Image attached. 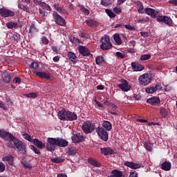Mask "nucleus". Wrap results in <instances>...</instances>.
Returning <instances> with one entry per match:
<instances>
[{
  "mask_svg": "<svg viewBox=\"0 0 177 177\" xmlns=\"http://www.w3.org/2000/svg\"><path fill=\"white\" fill-rule=\"evenodd\" d=\"M0 138L3 140H7L8 142L6 144L8 147H13V140L16 138L13 134L8 132L3 129H0Z\"/></svg>",
  "mask_w": 177,
  "mask_h": 177,
  "instance_id": "f257e3e1",
  "label": "nucleus"
},
{
  "mask_svg": "<svg viewBox=\"0 0 177 177\" xmlns=\"http://www.w3.org/2000/svg\"><path fill=\"white\" fill-rule=\"evenodd\" d=\"M12 142L17 149V151H19V153L21 154H27V145L26 142H23L17 138H15Z\"/></svg>",
  "mask_w": 177,
  "mask_h": 177,
  "instance_id": "f03ea898",
  "label": "nucleus"
},
{
  "mask_svg": "<svg viewBox=\"0 0 177 177\" xmlns=\"http://www.w3.org/2000/svg\"><path fill=\"white\" fill-rule=\"evenodd\" d=\"M82 129L84 133H92L96 129L95 125L91 121H86L82 126Z\"/></svg>",
  "mask_w": 177,
  "mask_h": 177,
  "instance_id": "7ed1b4c3",
  "label": "nucleus"
},
{
  "mask_svg": "<svg viewBox=\"0 0 177 177\" xmlns=\"http://www.w3.org/2000/svg\"><path fill=\"white\" fill-rule=\"evenodd\" d=\"M100 42V48L102 49V50H109V49H111V46H113V44L110 42V37L109 36L102 37Z\"/></svg>",
  "mask_w": 177,
  "mask_h": 177,
  "instance_id": "20e7f679",
  "label": "nucleus"
},
{
  "mask_svg": "<svg viewBox=\"0 0 177 177\" xmlns=\"http://www.w3.org/2000/svg\"><path fill=\"white\" fill-rule=\"evenodd\" d=\"M95 131L102 140L104 142L109 140V132H107V130H105L104 127H98L95 129Z\"/></svg>",
  "mask_w": 177,
  "mask_h": 177,
  "instance_id": "39448f33",
  "label": "nucleus"
},
{
  "mask_svg": "<svg viewBox=\"0 0 177 177\" xmlns=\"http://www.w3.org/2000/svg\"><path fill=\"white\" fill-rule=\"evenodd\" d=\"M53 18L55 20V22L58 26H61L62 27H66L67 23L66 22V20L63 19V17L57 13V12L54 11L53 13Z\"/></svg>",
  "mask_w": 177,
  "mask_h": 177,
  "instance_id": "423d86ee",
  "label": "nucleus"
},
{
  "mask_svg": "<svg viewBox=\"0 0 177 177\" xmlns=\"http://www.w3.org/2000/svg\"><path fill=\"white\" fill-rule=\"evenodd\" d=\"M138 81H139L140 85L146 86V85H149V84L151 82V77L148 73L144 74L139 77Z\"/></svg>",
  "mask_w": 177,
  "mask_h": 177,
  "instance_id": "0eeeda50",
  "label": "nucleus"
},
{
  "mask_svg": "<svg viewBox=\"0 0 177 177\" xmlns=\"http://www.w3.org/2000/svg\"><path fill=\"white\" fill-rule=\"evenodd\" d=\"M15 15L16 13L12 10L5 8H0V16H1V17H13Z\"/></svg>",
  "mask_w": 177,
  "mask_h": 177,
  "instance_id": "6e6552de",
  "label": "nucleus"
},
{
  "mask_svg": "<svg viewBox=\"0 0 177 177\" xmlns=\"http://www.w3.org/2000/svg\"><path fill=\"white\" fill-rule=\"evenodd\" d=\"M158 21H160V23H165V24H167V26H169V27H171L172 26V19L168 16H159L157 18Z\"/></svg>",
  "mask_w": 177,
  "mask_h": 177,
  "instance_id": "1a4fd4ad",
  "label": "nucleus"
},
{
  "mask_svg": "<svg viewBox=\"0 0 177 177\" xmlns=\"http://www.w3.org/2000/svg\"><path fill=\"white\" fill-rule=\"evenodd\" d=\"M118 87L123 91V92H128V91H131V85H129L128 81L126 80H122L121 84H118Z\"/></svg>",
  "mask_w": 177,
  "mask_h": 177,
  "instance_id": "9d476101",
  "label": "nucleus"
},
{
  "mask_svg": "<svg viewBox=\"0 0 177 177\" xmlns=\"http://www.w3.org/2000/svg\"><path fill=\"white\" fill-rule=\"evenodd\" d=\"M73 143H81L85 140V137L81 133H77L73 134L71 137Z\"/></svg>",
  "mask_w": 177,
  "mask_h": 177,
  "instance_id": "9b49d317",
  "label": "nucleus"
},
{
  "mask_svg": "<svg viewBox=\"0 0 177 177\" xmlns=\"http://www.w3.org/2000/svg\"><path fill=\"white\" fill-rule=\"evenodd\" d=\"M78 50L79 53H80V55H82V56H93V55L91 54L89 50L84 46H80L78 47Z\"/></svg>",
  "mask_w": 177,
  "mask_h": 177,
  "instance_id": "f8f14e48",
  "label": "nucleus"
},
{
  "mask_svg": "<svg viewBox=\"0 0 177 177\" xmlns=\"http://www.w3.org/2000/svg\"><path fill=\"white\" fill-rule=\"evenodd\" d=\"M147 103H149L152 106H158L161 104V101L160 100V97H152L147 100Z\"/></svg>",
  "mask_w": 177,
  "mask_h": 177,
  "instance_id": "ddd939ff",
  "label": "nucleus"
},
{
  "mask_svg": "<svg viewBox=\"0 0 177 177\" xmlns=\"http://www.w3.org/2000/svg\"><path fill=\"white\" fill-rule=\"evenodd\" d=\"M124 165H125V167H129V168H131V169H139V168H142L141 164L136 163L134 162L126 161L124 163Z\"/></svg>",
  "mask_w": 177,
  "mask_h": 177,
  "instance_id": "4468645a",
  "label": "nucleus"
},
{
  "mask_svg": "<svg viewBox=\"0 0 177 177\" xmlns=\"http://www.w3.org/2000/svg\"><path fill=\"white\" fill-rule=\"evenodd\" d=\"M144 13H146V15H148V16H151V17L155 19V17H157L158 16V12L156 11V10L150 8H147L144 10Z\"/></svg>",
  "mask_w": 177,
  "mask_h": 177,
  "instance_id": "2eb2a0df",
  "label": "nucleus"
},
{
  "mask_svg": "<svg viewBox=\"0 0 177 177\" xmlns=\"http://www.w3.org/2000/svg\"><path fill=\"white\" fill-rule=\"evenodd\" d=\"M68 114V111H66V109H63L62 110L58 111V113H57L58 118H59L61 121H67Z\"/></svg>",
  "mask_w": 177,
  "mask_h": 177,
  "instance_id": "dca6fc26",
  "label": "nucleus"
},
{
  "mask_svg": "<svg viewBox=\"0 0 177 177\" xmlns=\"http://www.w3.org/2000/svg\"><path fill=\"white\" fill-rule=\"evenodd\" d=\"M1 80L6 84H9L12 81V76L8 71H4L1 73Z\"/></svg>",
  "mask_w": 177,
  "mask_h": 177,
  "instance_id": "f3484780",
  "label": "nucleus"
},
{
  "mask_svg": "<svg viewBox=\"0 0 177 177\" xmlns=\"http://www.w3.org/2000/svg\"><path fill=\"white\" fill-rule=\"evenodd\" d=\"M35 75L41 78L42 80H50V73L46 72L37 71L35 72Z\"/></svg>",
  "mask_w": 177,
  "mask_h": 177,
  "instance_id": "a211bd4d",
  "label": "nucleus"
},
{
  "mask_svg": "<svg viewBox=\"0 0 177 177\" xmlns=\"http://www.w3.org/2000/svg\"><path fill=\"white\" fill-rule=\"evenodd\" d=\"M77 120H78V115L77 113H75V112L68 111L66 121H75Z\"/></svg>",
  "mask_w": 177,
  "mask_h": 177,
  "instance_id": "6ab92c4d",
  "label": "nucleus"
},
{
  "mask_svg": "<svg viewBox=\"0 0 177 177\" xmlns=\"http://www.w3.org/2000/svg\"><path fill=\"white\" fill-rule=\"evenodd\" d=\"M101 153L104 156H110V154H114V150L109 147H104L100 149Z\"/></svg>",
  "mask_w": 177,
  "mask_h": 177,
  "instance_id": "aec40b11",
  "label": "nucleus"
},
{
  "mask_svg": "<svg viewBox=\"0 0 177 177\" xmlns=\"http://www.w3.org/2000/svg\"><path fill=\"white\" fill-rule=\"evenodd\" d=\"M57 146H58V147H67V146H68V141L65 139L58 138Z\"/></svg>",
  "mask_w": 177,
  "mask_h": 177,
  "instance_id": "412c9836",
  "label": "nucleus"
},
{
  "mask_svg": "<svg viewBox=\"0 0 177 177\" xmlns=\"http://www.w3.org/2000/svg\"><path fill=\"white\" fill-rule=\"evenodd\" d=\"M102 125L105 131H111V129H113V124L109 121H102Z\"/></svg>",
  "mask_w": 177,
  "mask_h": 177,
  "instance_id": "4be33fe9",
  "label": "nucleus"
},
{
  "mask_svg": "<svg viewBox=\"0 0 177 177\" xmlns=\"http://www.w3.org/2000/svg\"><path fill=\"white\" fill-rule=\"evenodd\" d=\"M67 57L72 62L73 64H77V55L71 51L68 52L67 53Z\"/></svg>",
  "mask_w": 177,
  "mask_h": 177,
  "instance_id": "5701e85b",
  "label": "nucleus"
},
{
  "mask_svg": "<svg viewBox=\"0 0 177 177\" xmlns=\"http://www.w3.org/2000/svg\"><path fill=\"white\" fill-rule=\"evenodd\" d=\"M131 67L133 71H143V70L145 69V67L138 64L137 62H132Z\"/></svg>",
  "mask_w": 177,
  "mask_h": 177,
  "instance_id": "b1692460",
  "label": "nucleus"
},
{
  "mask_svg": "<svg viewBox=\"0 0 177 177\" xmlns=\"http://www.w3.org/2000/svg\"><path fill=\"white\" fill-rule=\"evenodd\" d=\"M32 142H33V145H35L37 149H45V143L42 142V141L38 139H33Z\"/></svg>",
  "mask_w": 177,
  "mask_h": 177,
  "instance_id": "393cba45",
  "label": "nucleus"
},
{
  "mask_svg": "<svg viewBox=\"0 0 177 177\" xmlns=\"http://www.w3.org/2000/svg\"><path fill=\"white\" fill-rule=\"evenodd\" d=\"M88 162L91 165H93V167H96V168H100V167H102V165L100 164V162H97L96 159H94L92 158H88Z\"/></svg>",
  "mask_w": 177,
  "mask_h": 177,
  "instance_id": "a878e982",
  "label": "nucleus"
},
{
  "mask_svg": "<svg viewBox=\"0 0 177 177\" xmlns=\"http://www.w3.org/2000/svg\"><path fill=\"white\" fill-rule=\"evenodd\" d=\"M136 4L137 5L138 12L143 15L145 13V7L143 6V3L139 1H137Z\"/></svg>",
  "mask_w": 177,
  "mask_h": 177,
  "instance_id": "bb28decb",
  "label": "nucleus"
},
{
  "mask_svg": "<svg viewBox=\"0 0 177 177\" xmlns=\"http://www.w3.org/2000/svg\"><path fill=\"white\" fill-rule=\"evenodd\" d=\"M3 160L7 161L10 165H13V162H15V157L10 155L6 156L3 158Z\"/></svg>",
  "mask_w": 177,
  "mask_h": 177,
  "instance_id": "cd10ccee",
  "label": "nucleus"
},
{
  "mask_svg": "<svg viewBox=\"0 0 177 177\" xmlns=\"http://www.w3.org/2000/svg\"><path fill=\"white\" fill-rule=\"evenodd\" d=\"M171 167H172V165L169 162L165 161L163 163L161 164V168L164 171H171Z\"/></svg>",
  "mask_w": 177,
  "mask_h": 177,
  "instance_id": "c85d7f7f",
  "label": "nucleus"
},
{
  "mask_svg": "<svg viewBox=\"0 0 177 177\" xmlns=\"http://www.w3.org/2000/svg\"><path fill=\"white\" fill-rule=\"evenodd\" d=\"M6 27L10 29L19 28V24L13 21H9L6 24Z\"/></svg>",
  "mask_w": 177,
  "mask_h": 177,
  "instance_id": "c756f323",
  "label": "nucleus"
},
{
  "mask_svg": "<svg viewBox=\"0 0 177 177\" xmlns=\"http://www.w3.org/2000/svg\"><path fill=\"white\" fill-rule=\"evenodd\" d=\"M21 163L24 168H26V169H31V168H32V165H31V164H30V162H27L26 160H22Z\"/></svg>",
  "mask_w": 177,
  "mask_h": 177,
  "instance_id": "7c9ffc66",
  "label": "nucleus"
},
{
  "mask_svg": "<svg viewBox=\"0 0 177 177\" xmlns=\"http://www.w3.org/2000/svg\"><path fill=\"white\" fill-rule=\"evenodd\" d=\"M112 175L111 177H124L122 176V171H120V170H113L111 172Z\"/></svg>",
  "mask_w": 177,
  "mask_h": 177,
  "instance_id": "2f4dec72",
  "label": "nucleus"
},
{
  "mask_svg": "<svg viewBox=\"0 0 177 177\" xmlns=\"http://www.w3.org/2000/svg\"><path fill=\"white\" fill-rule=\"evenodd\" d=\"M113 39H115L117 45H122V40L121 39V37H120L119 33H115L114 35Z\"/></svg>",
  "mask_w": 177,
  "mask_h": 177,
  "instance_id": "473e14b6",
  "label": "nucleus"
},
{
  "mask_svg": "<svg viewBox=\"0 0 177 177\" xmlns=\"http://www.w3.org/2000/svg\"><path fill=\"white\" fill-rule=\"evenodd\" d=\"M95 63L97 66H102L104 63V58L102 56H97L95 58Z\"/></svg>",
  "mask_w": 177,
  "mask_h": 177,
  "instance_id": "72a5a7b5",
  "label": "nucleus"
},
{
  "mask_svg": "<svg viewBox=\"0 0 177 177\" xmlns=\"http://www.w3.org/2000/svg\"><path fill=\"white\" fill-rule=\"evenodd\" d=\"M86 24H87L88 27H95L97 26V23L93 19H87L86 20Z\"/></svg>",
  "mask_w": 177,
  "mask_h": 177,
  "instance_id": "f704fd0d",
  "label": "nucleus"
},
{
  "mask_svg": "<svg viewBox=\"0 0 177 177\" xmlns=\"http://www.w3.org/2000/svg\"><path fill=\"white\" fill-rule=\"evenodd\" d=\"M57 140H58V138H48L47 139V142L50 145H53V146H57Z\"/></svg>",
  "mask_w": 177,
  "mask_h": 177,
  "instance_id": "c9c22d12",
  "label": "nucleus"
},
{
  "mask_svg": "<svg viewBox=\"0 0 177 177\" xmlns=\"http://www.w3.org/2000/svg\"><path fill=\"white\" fill-rule=\"evenodd\" d=\"M46 148L48 151H55L56 150V147H55V145H53L48 142H47V143L46 144Z\"/></svg>",
  "mask_w": 177,
  "mask_h": 177,
  "instance_id": "e433bc0d",
  "label": "nucleus"
},
{
  "mask_svg": "<svg viewBox=\"0 0 177 177\" xmlns=\"http://www.w3.org/2000/svg\"><path fill=\"white\" fill-rule=\"evenodd\" d=\"M67 153L69 156H75L77 154V149L74 147L68 149Z\"/></svg>",
  "mask_w": 177,
  "mask_h": 177,
  "instance_id": "4c0bfd02",
  "label": "nucleus"
},
{
  "mask_svg": "<svg viewBox=\"0 0 177 177\" xmlns=\"http://www.w3.org/2000/svg\"><path fill=\"white\" fill-rule=\"evenodd\" d=\"M29 147L30 150H32V151L35 153V154H37V156H41V151H39V149L37 148L35 146L30 145Z\"/></svg>",
  "mask_w": 177,
  "mask_h": 177,
  "instance_id": "58836bf2",
  "label": "nucleus"
},
{
  "mask_svg": "<svg viewBox=\"0 0 177 177\" xmlns=\"http://www.w3.org/2000/svg\"><path fill=\"white\" fill-rule=\"evenodd\" d=\"M51 161L55 164H62V162H64V159L62 158H54L51 159Z\"/></svg>",
  "mask_w": 177,
  "mask_h": 177,
  "instance_id": "ea45409f",
  "label": "nucleus"
},
{
  "mask_svg": "<svg viewBox=\"0 0 177 177\" xmlns=\"http://www.w3.org/2000/svg\"><path fill=\"white\" fill-rule=\"evenodd\" d=\"M160 114L162 115L163 118H165L168 115V111L166 110L165 108H160Z\"/></svg>",
  "mask_w": 177,
  "mask_h": 177,
  "instance_id": "a19ab883",
  "label": "nucleus"
},
{
  "mask_svg": "<svg viewBox=\"0 0 177 177\" xmlns=\"http://www.w3.org/2000/svg\"><path fill=\"white\" fill-rule=\"evenodd\" d=\"M105 12L111 19H114L116 16L115 14L110 9H106Z\"/></svg>",
  "mask_w": 177,
  "mask_h": 177,
  "instance_id": "79ce46f5",
  "label": "nucleus"
},
{
  "mask_svg": "<svg viewBox=\"0 0 177 177\" xmlns=\"http://www.w3.org/2000/svg\"><path fill=\"white\" fill-rule=\"evenodd\" d=\"M41 8L46 10H48V12L52 11V8H50V6H49L48 3L43 2L41 3Z\"/></svg>",
  "mask_w": 177,
  "mask_h": 177,
  "instance_id": "37998d69",
  "label": "nucleus"
},
{
  "mask_svg": "<svg viewBox=\"0 0 177 177\" xmlns=\"http://www.w3.org/2000/svg\"><path fill=\"white\" fill-rule=\"evenodd\" d=\"M145 147L147 151H151L153 150V144L151 142H145Z\"/></svg>",
  "mask_w": 177,
  "mask_h": 177,
  "instance_id": "c03bdc74",
  "label": "nucleus"
},
{
  "mask_svg": "<svg viewBox=\"0 0 177 177\" xmlns=\"http://www.w3.org/2000/svg\"><path fill=\"white\" fill-rule=\"evenodd\" d=\"M53 8L55 9V10H57V12H58L59 13H60L61 15L62 13H64L63 12V9L62 8V6H59L57 3H54L53 4Z\"/></svg>",
  "mask_w": 177,
  "mask_h": 177,
  "instance_id": "a18cd8bd",
  "label": "nucleus"
},
{
  "mask_svg": "<svg viewBox=\"0 0 177 177\" xmlns=\"http://www.w3.org/2000/svg\"><path fill=\"white\" fill-rule=\"evenodd\" d=\"M149 59H151V55L144 54L140 56V60L145 61V60H149Z\"/></svg>",
  "mask_w": 177,
  "mask_h": 177,
  "instance_id": "49530a36",
  "label": "nucleus"
},
{
  "mask_svg": "<svg viewBox=\"0 0 177 177\" xmlns=\"http://www.w3.org/2000/svg\"><path fill=\"white\" fill-rule=\"evenodd\" d=\"M100 3L102 6L107 8V6H110V5H111V0H101Z\"/></svg>",
  "mask_w": 177,
  "mask_h": 177,
  "instance_id": "de8ad7c7",
  "label": "nucleus"
},
{
  "mask_svg": "<svg viewBox=\"0 0 177 177\" xmlns=\"http://www.w3.org/2000/svg\"><path fill=\"white\" fill-rule=\"evenodd\" d=\"M18 8L19 9H21L24 12H26L27 13H30V8H28V7H27V6L23 5V4H19Z\"/></svg>",
  "mask_w": 177,
  "mask_h": 177,
  "instance_id": "09e8293b",
  "label": "nucleus"
},
{
  "mask_svg": "<svg viewBox=\"0 0 177 177\" xmlns=\"http://www.w3.org/2000/svg\"><path fill=\"white\" fill-rule=\"evenodd\" d=\"M29 31L31 34H35L38 31V29L35 27V25L32 24Z\"/></svg>",
  "mask_w": 177,
  "mask_h": 177,
  "instance_id": "8fccbe9b",
  "label": "nucleus"
},
{
  "mask_svg": "<svg viewBox=\"0 0 177 177\" xmlns=\"http://www.w3.org/2000/svg\"><path fill=\"white\" fill-rule=\"evenodd\" d=\"M81 12L85 13V15H89V10L86 9L83 5H80Z\"/></svg>",
  "mask_w": 177,
  "mask_h": 177,
  "instance_id": "3c124183",
  "label": "nucleus"
},
{
  "mask_svg": "<svg viewBox=\"0 0 177 177\" xmlns=\"http://www.w3.org/2000/svg\"><path fill=\"white\" fill-rule=\"evenodd\" d=\"M12 39L14 41H16L17 42H19L20 41V35L17 32L14 33V35L12 37Z\"/></svg>",
  "mask_w": 177,
  "mask_h": 177,
  "instance_id": "603ef678",
  "label": "nucleus"
},
{
  "mask_svg": "<svg viewBox=\"0 0 177 177\" xmlns=\"http://www.w3.org/2000/svg\"><path fill=\"white\" fill-rule=\"evenodd\" d=\"M30 68H34V70H38L39 68V65L38 64V62H33L30 65Z\"/></svg>",
  "mask_w": 177,
  "mask_h": 177,
  "instance_id": "864d4df0",
  "label": "nucleus"
},
{
  "mask_svg": "<svg viewBox=\"0 0 177 177\" xmlns=\"http://www.w3.org/2000/svg\"><path fill=\"white\" fill-rule=\"evenodd\" d=\"M22 136H24V139H26V140H28L29 142L32 141V138H31V136H30L28 133L23 132Z\"/></svg>",
  "mask_w": 177,
  "mask_h": 177,
  "instance_id": "5fc2aeb1",
  "label": "nucleus"
},
{
  "mask_svg": "<svg viewBox=\"0 0 177 177\" xmlns=\"http://www.w3.org/2000/svg\"><path fill=\"white\" fill-rule=\"evenodd\" d=\"M25 96H26V97H32L35 99V97H38V94L37 93H30L25 94Z\"/></svg>",
  "mask_w": 177,
  "mask_h": 177,
  "instance_id": "6e6d98bb",
  "label": "nucleus"
},
{
  "mask_svg": "<svg viewBox=\"0 0 177 177\" xmlns=\"http://www.w3.org/2000/svg\"><path fill=\"white\" fill-rule=\"evenodd\" d=\"M145 91L147 93H155L156 92L154 86L146 88Z\"/></svg>",
  "mask_w": 177,
  "mask_h": 177,
  "instance_id": "4d7b16f0",
  "label": "nucleus"
},
{
  "mask_svg": "<svg viewBox=\"0 0 177 177\" xmlns=\"http://www.w3.org/2000/svg\"><path fill=\"white\" fill-rule=\"evenodd\" d=\"M115 55L119 59H125V54L124 53L116 52Z\"/></svg>",
  "mask_w": 177,
  "mask_h": 177,
  "instance_id": "13d9d810",
  "label": "nucleus"
},
{
  "mask_svg": "<svg viewBox=\"0 0 177 177\" xmlns=\"http://www.w3.org/2000/svg\"><path fill=\"white\" fill-rule=\"evenodd\" d=\"M4 102L8 103V104H10L11 106H12V104H13V102L12 101L10 97H9L8 96L5 97Z\"/></svg>",
  "mask_w": 177,
  "mask_h": 177,
  "instance_id": "bf43d9fd",
  "label": "nucleus"
},
{
  "mask_svg": "<svg viewBox=\"0 0 177 177\" xmlns=\"http://www.w3.org/2000/svg\"><path fill=\"white\" fill-rule=\"evenodd\" d=\"M41 42L44 44V45H48L49 44V39H48L46 37H42Z\"/></svg>",
  "mask_w": 177,
  "mask_h": 177,
  "instance_id": "052dcab7",
  "label": "nucleus"
},
{
  "mask_svg": "<svg viewBox=\"0 0 177 177\" xmlns=\"http://www.w3.org/2000/svg\"><path fill=\"white\" fill-rule=\"evenodd\" d=\"M113 12L117 15H119V13H121V12H122V10H121V8L115 7L113 8Z\"/></svg>",
  "mask_w": 177,
  "mask_h": 177,
  "instance_id": "680f3d73",
  "label": "nucleus"
},
{
  "mask_svg": "<svg viewBox=\"0 0 177 177\" xmlns=\"http://www.w3.org/2000/svg\"><path fill=\"white\" fill-rule=\"evenodd\" d=\"M79 37H81V38H88L86 37V32H85V30L79 32Z\"/></svg>",
  "mask_w": 177,
  "mask_h": 177,
  "instance_id": "e2e57ef3",
  "label": "nucleus"
},
{
  "mask_svg": "<svg viewBox=\"0 0 177 177\" xmlns=\"http://www.w3.org/2000/svg\"><path fill=\"white\" fill-rule=\"evenodd\" d=\"M0 109H2L3 110H8V106L5 105L3 102L0 101Z\"/></svg>",
  "mask_w": 177,
  "mask_h": 177,
  "instance_id": "0e129e2a",
  "label": "nucleus"
},
{
  "mask_svg": "<svg viewBox=\"0 0 177 177\" xmlns=\"http://www.w3.org/2000/svg\"><path fill=\"white\" fill-rule=\"evenodd\" d=\"M5 171V164L3 162H0V174Z\"/></svg>",
  "mask_w": 177,
  "mask_h": 177,
  "instance_id": "69168bd1",
  "label": "nucleus"
},
{
  "mask_svg": "<svg viewBox=\"0 0 177 177\" xmlns=\"http://www.w3.org/2000/svg\"><path fill=\"white\" fill-rule=\"evenodd\" d=\"M138 21V23H143V21H144V23H147V21H149V18L147 17H146L139 19Z\"/></svg>",
  "mask_w": 177,
  "mask_h": 177,
  "instance_id": "338daca9",
  "label": "nucleus"
},
{
  "mask_svg": "<svg viewBox=\"0 0 177 177\" xmlns=\"http://www.w3.org/2000/svg\"><path fill=\"white\" fill-rule=\"evenodd\" d=\"M133 97L135 100H140L142 99V96L140 94H133Z\"/></svg>",
  "mask_w": 177,
  "mask_h": 177,
  "instance_id": "774afa93",
  "label": "nucleus"
}]
</instances>
